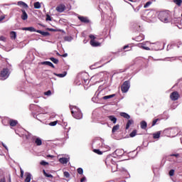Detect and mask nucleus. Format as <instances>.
<instances>
[{
  "mask_svg": "<svg viewBox=\"0 0 182 182\" xmlns=\"http://www.w3.org/2000/svg\"><path fill=\"white\" fill-rule=\"evenodd\" d=\"M119 115L122 117H124V119H127L129 120V119H130V115H129V114L126 113V112H120Z\"/></svg>",
  "mask_w": 182,
  "mask_h": 182,
  "instance_id": "obj_25",
  "label": "nucleus"
},
{
  "mask_svg": "<svg viewBox=\"0 0 182 182\" xmlns=\"http://www.w3.org/2000/svg\"><path fill=\"white\" fill-rule=\"evenodd\" d=\"M87 76V73H81L79 74L78 77H80L82 80V83L83 85H89V79L85 78Z\"/></svg>",
  "mask_w": 182,
  "mask_h": 182,
  "instance_id": "obj_8",
  "label": "nucleus"
},
{
  "mask_svg": "<svg viewBox=\"0 0 182 182\" xmlns=\"http://www.w3.org/2000/svg\"><path fill=\"white\" fill-rule=\"evenodd\" d=\"M108 119L110 121H112L114 124H116V123L117 122V118H116V117H114V115L108 116Z\"/></svg>",
  "mask_w": 182,
  "mask_h": 182,
  "instance_id": "obj_20",
  "label": "nucleus"
},
{
  "mask_svg": "<svg viewBox=\"0 0 182 182\" xmlns=\"http://www.w3.org/2000/svg\"><path fill=\"white\" fill-rule=\"evenodd\" d=\"M70 109L74 119H77V120L83 119V113H82V110H80L79 107L77 106L70 105Z\"/></svg>",
  "mask_w": 182,
  "mask_h": 182,
  "instance_id": "obj_2",
  "label": "nucleus"
},
{
  "mask_svg": "<svg viewBox=\"0 0 182 182\" xmlns=\"http://www.w3.org/2000/svg\"><path fill=\"white\" fill-rule=\"evenodd\" d=\"M173 2L178 5V6H181L182 0H173Z\"/></svg>",
  "mask_w": 182,
  "mask_h": 182,
  "instance_id": "obj_39",
  "label": "nucleus"
},
{
  "mask_svg": "<svg viewBox=\"0 0 182 182\" xmlns=\"http://www.w3.org/2000/svg\"><path fill=\"white\" fill-rule=\"evenodd\" d=\"M37 33H41L43 36H48V35H49L48 32L42 31L41 30H37Z\"/></svg>",
  "mask_w": 182,
  "mask_h": 182,
  "instance_id": "obj_29",
  "label": "nucleus"
},
{
  "mask_svg": "<svg viewBox=\"0 0 182 182\" xmlns=\"http://www.w3.org/2000/svg\"><path fill=\"white\" fill-rule=\"evenodd\" d=\"M0 182H5V178H3L0 179Z\"/></svg>",
  "mask_w": 182,
  "mask_h": 182,
  "instance_id": "obj_62",
  "label": "nucleus"
},
{
  "mask_svg": "<svg viewBox=\"0 0 182 182\" xmlns=\"http://www.w3.org/2000/svg\"><path fill=\"white\" fill-rule=\"evenodd\" d=\"M35 9H41V3L39 1H36L34 3Z\"/></svg>",
  "mask_w": 182,
  "mask_h": 182,
  "instance_id": "obj_33",
  "label": "nucleus"
},
{
  "mask_svg": "<svg viewBox=\"0 0 182 182\" xmlns=\"http://www.w3.org/2000/svg\"><path fill=\"white\" fill-rule=\"evenodd\" d=\"M22 31H29V32H38V30H36L33 27H24L22 28Z\"/></svg>",
  "mask_w": 182,
  "mask_h": 182,
  "instance_id": "obj_17",
  "label": "nucleus"
},
{
  "mask_svg": "<svg viewBox=\"0 0 182 182\" xmlns=\"http://www.w3.org/2000/svg\"><path fill=\"white\" fill-rule=\"evenodd\" d=\"M32 107H36V106L33 105H31V109H32Z\"/></svg>",
  "mask_w": 182,
  "mask_h": 182,
  "instance_id": "obj_63",
  "label": "nucleus"
},
{
  "mask_svg": "<svg viewBox=\"0 0 182 182\" xmlns=\"http://www.w3.org/2000/svg\"><path fill=\"white\" fill-rule=\"evenodd\" d=\"M2 146L4 147V149H6V150L8 151V146H6V145H5V144L2 143Z\"/></svg>",
  "mask_w": 182,
  "mask_h": 182,
  "instance_id": "obj_54",
  "label": "nucleus"
},
{
  "mask_svg": "<svg viewBox=\"0 0 182 182\" xmlns=\"http://www.w3.org/2000/svg\"><path fill=\"white\" fill-rule=\"evenodd\" d=\"M66 75H68V72L64 71L63 73H60V74H55V76H58V77H65V76H66Z\"/></svg>",
  "mask_w": 182,
  "mask_h": 182,
  "instance_id": "obj_28",
  "label": "nucleus"
},
{
  "mask_svg": "<svg viewBox=\"0 0 182 182\" xmlns=\"http://www.w3.org/2000/svg\"><path fill=\"white\" fill-rule=\"evenodd\" d=\"M17 5L18 6H22L23 8H25L26 9L28 8V4L23 1H18Z\"/></svg>",
  "mask_w": 182,
  "mask_h": 182,
  "instance_id": "obj_24",
  "label": "nucleus"
},
{
  "mask_svg": "<svg viewBox=\"0 0 182 182\" xmlns=\"http://www.w3.org/2000/svg\"><path fill=\"white\" fill-rule=\"evenodd\" d=\"M80 181H81V182H85V181H86V177H83L82 178H81Z\"/></svg>",
  "mask_w": 182,
  "mask_h": 182,
  "instance_id": "obj_56",
  "label": "nucleus"
},
{
  "mask_svg": "<svg viewBox=\"0 0 182 182\" xmlns=\"http://www.w3.org/2000/svg\"><path fill=\"white\" fill-rule=\"evenodd\" d=\"M105 164L107 167H111L112 171L114 173L117 169V165L116 164V156L113 155H109L105 159Z\"/></svg>",
  "mask_w": 182,
  "mask_h": 182,
  "instance_id": "obj_1",
  "label": "nucleus"
},
{
  "mask_svg": "<svg viewBox=\"0 0 182 182\" xmlns=\"http://www.w3.org/2000/svg\"><path fill=\"white\" fill-rule=\"evenodd\" d=\"M50 60H51V62H53L55 65H58V63H59V60L53 57L50 58Z\"/></svg>",
  "mask_w": 182,
  "mask_h": 182,
  "instance_id": "obj_35",
  "label": "nucleus"
},
{
  "mask_svg": "<svg viewBox=\"0 0 182 182\" xmlns=\"http://www.w3.org/2000/svg\"><path fill=\"white\" fill-rule=\"evenodd\" d=\"M47 158H49L50 157V159H53V157H55L53 155H50V154H48L46 156Z\"/></svg>",
  "mask_w": 182,
  "mask_h": 182,
  "instance_id": "obj_55",
  "label": "nucleus"
},
{
  "mask_svg": "<svg viewBox=\"0 0 182 182\" xmlns=\"http://www.w3.org/2000/svg\"><path fill=\"white\" fill-rule=\"evenodd\" d=\"M64 176H65V177H66L67 178H69V177H70V174L69 172H68V171H65V172H64Z\"/></svg>",
  "mask_w": 182,
  "mask_h": 182,
  "instance_id": "obj_45",
  "label": "nucleus"
},
{
  "mask_svg": "<svg viewBox=\"0 0 182 182\" xmlns=\"http://www.w3.org/2000/svg\"><path fill=\"white\" fill-rule=\"evenodd\" d=\"M159 19L164 23H168L170 22V12L167 11L159 12Z\"/></svg>",
  "mask_w": 182,
  "mask_h": 182,
  "instance_id": "obj_3",
  "label": "nucleus"
},
{
  "mask_svg": "<svg viewBox=\"0 0 182 182\" xmlns=\"http://www.w3.org/2000/svg\"><path fill=\"white\" fill-rule=\"evenodd\" d=\"M89 38L91 39V41H90L91 46H93L94 48H96L97 46H100L101 43L95 41L96 39V37L93 34H90L89 36Z\"/></svg>",
  "mask_w": 182,
  "mask_h": 182,
  "instance_id": "obj_7",
  "label": "nucleus"
},
{
  "mask_svg": "<svg viewBox=\"0 0 182 182\" xmlns=\"http://www.w3.org/2000/svg\"><path fill=\"white\" fill-rule=\"evenodd\" d=\"M97 77H99V75H96L95 76L92 77V79H97Z\"/></svg>",
  "mask_w": 182,
  "mask_h": 182,
  "instance_id": "obj_58",
  "label": "nucleus"
},
{
  "mask_svg": "<svg viewBox=\"0 0 182 182\" xmlns=\"http://www.w3.org/2000/svg\"><path fill=\"white\" fill-rule=\"evenodd\" d=\"M22 14L21 16V18L22 21H26L28 19V14L25 11V9H21Z\"/></svg>",
  "mask_w": 182,
  "mask_h": 182,
  "instance_id": "obj_16",
  "label": "nucleus"
},
{
  "mask_svg": "<svg viewBox=\"0 0 182 182\" xmlns=\"http://www.w3.org/2000/svg\"><path fill=\"white\" fill-rule=\"evenodd\" d=\"M9 69L4 68L0 73V76L1 77V80H6L9 77Z\"/></svg>",
  "mask_w": 182,
  "mask_h": 182,
  "instance_id": "obj_5",
  "label": "nucleus"
},
{
  "mask_svg": "<svg viewBox=\"0 0 182 182\" xmlns=\"http://www.w3.org/2000/svg\"><path fill=\"white\" fill-rule=\"evenodd\" d=\"M60 163L61 164H68V162L69 161V158H60L59 159Z\"/></svg>",
  "mask_w": 182,
  "mask_h": 182,
  "instance_id": "obj_21",
  "label": "nucleus"
},
{
  "mask_svg": "<svg viewBox=\"0 0 182 182\" xmlns=\"http://www.w3.org/2000/svg\"><path fill=\"white\" fill-rule=\"evenodd\" d=\"M40 164H41V166H48V164H49V163H48V162H46V161H41L40 162Z\"/></svg>",
  "mask_w": 182,
  "mask_h": 182,
  "instance_id": "obj_42",
  "label": "nucleus"
},
{
  "mask_svg": "<svg viewBox=\"0 0 182 182\" xmlns=\"http://www.w3.org/2000/svg\"><path fill=\"white\" fill-rule=\"evenodd\" d=\"M160 134H161L160 132L154 134V139H160Z\"/></svg>",
  "mask_w": 182,
  "mask_h": 182,
  "instance_id": "obj_38",
  "label": "nucleus"
},
{
  "mask_svg": "<svg viewBox=\"0 0 182 182\" xmlns=\"http://www.w3.org/2000/svg\"><path fill=\"white\" fill-rule=\"evenodd\" d=\"M68 57V53H65L63 55V58H67Z\"/></svg>",
  "mask_w": 182,
  "mask_h": 182,
  "instance_id": "obj_60",
  "label": "nucleus"
},
{
  "mask_svg": "<svg viewBox=\"0 0 182 182\" xmlns=\"http://www.w3.org/2000/svg\"><path fill=\"white\" fill-rule=\"evenodd\" d=\"M55 10H56L58 12H60V13L63 12V11H65V5L61 4V5L58 6H57V7L55 8Z\"/></svg>",
  "mask_w": 182,
  "mask_h": 182,
  "instance_id": "obj_19",
  "label": "nucleus"
},
{
  "mask_svg": "<svg viewBox=\"0 0 182 182\" xmlns=\"http://www.w3.org/2000/svg\"><path fill=\"white\" fill-rule=\"evenodd\" d=\"M136 134H137V131L134 130L132 133H130L129 136H130V137H134L136 136Z\"/></svg>",
  "mask_w": 182,
  "mask_h": 182,
  "instance_id": "obj_41",
  "label": "nucleus"
},
{
  "mask_svg": "<svg viewBox=\"0 0 182 182\" xmlns=\"http://www.w3.org/2000/svg\"><path fill=\"white\" fill-rule=\"evenodd\" d=\"M77 173H78V174H83V168H77Z\"/></svg>",
  "mask_w": 182,
  "mask_h": 182,
  "instance_id": "obj_44",
  "label": "nucleus"
},
{
  "mask_svg": "<svg viewBox=\"0 0 182 182\" xmlns=\"http://www.w3.org/2000/svg\"><path fill=\"white\" fill-rule=\"evenodd\" d=\"M26 178L24 180V182H31V180L32 178V174L29 172L25 173Z\"/></svg>",
  "mask_w": 182,
  "mask_h": 182,
  "instance_id": "obj_15",
  "label": "nucleus"
},
{
  "mask_svg": "<svg viewBox=\"0 0 182 182\" xmlns=\"http://www.w3.org/2000/svg\"><path fill=\"white\" fill-rule=\"evenodd\" d=\"M9 124L11 126V127H15V126L18 124V122L15 119H10Z\"/></svg>",
  "mask_w": 182,
  "mask_h": 182,
  "instance_id": "obj_23",
  "label": "nucleus"
},
{
  "mask_svg": "<svg viewBox=\"0 0 182 182\" xmlns=\"http://www.w3.org/2000/svg\"><path fill=\"white\" fill-rule=\"evenodd\" d=\"M0 41H2L3 42H5V41H6V38L4 36H1L0 37Z\"/></svg>",
  "mask_w": 182,
  "mask_h": 182,
  "instance_id": "obj_52",
  "label": "nucleus"
},
{
  "mask_svg": "<svg viewBox=\"0 0 182 182\" xmlns=\"http://www.w3.org/2000/svg\"><path fill=\"white\" fill-rule=\"evenodd\" d=\"M171 156H173V157H178V156H180V154H173Z\"/></svg>",
  "mask_w": 182,
  "mask_h": 182,
  "instance_id": "obj_53",
  "label": "nucleus"
},
{
  "mask_svg": "<svg viewBox=\"0 0 182 182\" xmlns=\"http://www.w3.org/2000/svg\"><path fill=\"white\" fill-rule=\"evenodd\" d=\"M124 154V151L123 149H117L114 153L112 154V156L114 157H116V156H117V157H120L122 156H123Z\"/></svg>",
  "mask_w": 182,
  "mask_h": 182,
  "instance_id": "obj_11",
  "label": "nucleus"
},
{
  "mask_svg": "<svg viewBox=\"0 0 182 182\" xmlns=\"http://www.w3.org/2000/svg\"><path fill=\"white\" fill-rule=\"evenodd\" d=\"M56 124H58V121H54V122H50L49 124L50 126H56Z\"/></svg>",
  "mask_w": 182,
  "mask_h": 182,
  "instance_id": "obj_46",
  "label": "nucleus"
},
{
  "mask_svg": "<svg viewBox=\"0 0 182 182\" xmlns=\"http://www.w3.org/2000/svg\"><path fill=\"white\" fill-rule=\"evenodd\" d=\"M100 6H101L102 8H106V6H105V3L101 4Z\"/></svg>",
  "mask_w": 182,
  "mask_h": 182,
  "instance_id": "obj_57",
  "label": "nucleus"
},
{
  "mask_svg": "<svg viewBox=\"0 0 182 182\" xmlns=\"http://www.w3.org/2000/svg\"><path fill=\"white\" fill-rule=\"evenodd\" d=\"M94 153H96V154L102 155L103 154V152L99 149H93Z\"/></svg>",
  "mask_w": 182,
  "mask_h": 182,
  "instance_id": "obj_40",
  "label": "nucleus"
},
{
  "mask_svg": "<svg viewBox=\"0 0 182 182\" xmlns=\"http://www.w3.org/2000/svg\"><path fill=\"white\" fill-rule=\"evenodd\" d=\"M44 95H45L46 96H50V95H52V91L48 90V91H47V92H44Z\"/></svg>",
  "mask_w": 182,
  "mask_h": 182,
  "instance_id": "obj_43",
  "label": "nucleus"
},
{
  "mask_svg": "<svg viewBox=\"0 0 182 182\" xmlns=\"http://www.w3.org/2000/svg\"><path fill=\"white\" fill-rule=\"evenodd\" d=\"M128 48H129V45L125 46H124L123 50H124V49H127Z\"/></svg>",
  "mask_w": 182,
  "mask_h": 182,
  "instance_id": "obj_59",
  "label": "nucleus"
},
{
  "mask_svg": "<svg viewBox=\"0 0 182 182\" xmlns=\"http://www.w3.org/2000/svg\"><path fill=\"white\" fill-rule=\"evenodd\" d=\"M4 19H5V17H0V22H1V21H4Z\"/></svg>",
  "mask_w": 182,
  "mask_h": 182,
  "instance_id": "obj_61",
  "label": "nucleus"
},
{
  "mask_svg": "<svg viewBox=\"0 0 182 182\" xmlns=\"http://www.w3.org/2000/svg\"><path fill=\"white\" fill-rule=\"evenodd\" d=\"M64 39L67 42H72V41H73V37H72V36H65Z\"/></svg>",
  "mask_w": 182,
  "mask_h": 182,
  "instance_id": "obj_37",
  "label": "nucleus"
},
{
  "mask_svg": "<svg viewBox=\"0 0 182 182\" xmlns=\"http://www.w3.org/2000/svg\"><path fill=\"white\" fill-rule=\"evenodd\" d=\"M33 117H36L37 119V120H39V122H41V119H42V117H43V114H38L36 117H35V115H33Z\"/></svg>",
  "mask_w": 182,
  "mask_h": 182,
  "instance_id": "obj_34",
  "label": "nucleus"
},
{
  "mask_svg": "<svg viewBox=\"0 0 182 182\" xmlns=\"http://www.w3.org/2000/svg\"><path fill=\"white\" fill-rule=\"evenodd\" d=\"M149 45H153V46H151V49L153 50H160V46H161V43H159V42H156V43H149Z\"/></svg>",
  "mask_w": 182,
  "mask_h": 182,
  "instance_id": "obj_12",
  "label": "nucleus"
},
{
  "mask_svg": "<svg viewBox=\"0 0 182 182\" xmlns=\"http://www.w3.org/2000/svg\"><path fill=\"white\" fill-rule=\"evenodd\" d=\"M78 19L80 21V22H82L83 23H89L90 21L87 17L82 16H78Z\"/></svg>",
  "mask_w": 182,
  "mask_h": 182,
  "instance_id": "obj_14",
  "label": "nucleus"
},
{
  "mask_svg": "<svg viewBox=\"0 0 182 182\" xmlns=\"http://www.w3.org/2000/svg\"><path fill=\"white\" fill-rule=\"evenodd\" d=\"M169 176H171V177H172V176H174V169H171L169 171Z\"/></svg>",
  "mask_w": 182,
  "mask_h": 182,
  "instance_id": "obj_48",
  "label": "nucleus"
},
{
  "mask_svg": "<svg viewBox=\"0 0 182 182\" xmlns=\"http://www.w3.org/2000/svg\"><path fill=\"white\" fill-rule=\"evenodd\" d=\"M26 66H28V63H26L23 61L20 64V67L22 68V70L24 72H25V70H26Z\"/></svg>",
  "mask_w": 182,
  "mask_h": 182,
  "instance_id": "obj_27",
  "label": "nucleus"
},
{
  "mask_svg": "<svg viewBox=\"0 0 182 182\" xmlns=\"http://www.w3.org/2000/svg\"><path fill=\"white\" fill-rule=\"evenodd\" d=\"M128 1H129L130 2H133V0H128Z\"/></svg>",
  "mask_w": 182,
  "mask_h": 182,
  "instance_id": "obj_64",
  "label": "nucleus"
},
{
  "mask_svg": "<svg viewBox=\"0 0 182 182\" xmlns=\"http://www.w3.org/2000/svg\"><path fill=\"white\" fill-rule=\"evenodd\" d=\"M10 35H11V39H16V32H15V31H11V32L10 33Z\"/></svg>",
  "mask_w": 182,
  "mask_h": 182,
  "instance_id": "obj_36",
  "label": "nucleus"
},
{
  "mask_svg": "<svg viewBox=\"0 0 182 182\" xmlns=\"http://www.w3.org/2000/svg\"><path fill=\"white\" fill-rule=\"evenodd\" d=\"M151 4V1H148L146 3V4L144 5V8H148V6H150V4Z\"/></svg>",
  "mask_w": 182,
  "mask_h": 182,
  "instance_id": "obj_50",
  "label": "nucleus"
},
{
  "mask_svg": "<svg viewBox=\"0 0 182 182\" xmlns=\"http://www.w3.org/2000/svg\"><path fill=\"white\" fill-rule=\"evenodd\" d=\"M140 124L142 130H146V129H147V122H146V121H141Z\"/></svg>",
  "mask_w": 182,
  "mask_h": 182,
  "instance_id": "obj_22",
  "label": "nucleus"
},
{
  "mask_svg": "<svg viewBox=\"0 0 182 182\" xmlns=\"http://www.w3.org/2000/svg\"><path fill=\"white\" fill-rule=\"evenodd\" d=\"M93 147H97V149L103 147V141L102 139H96L92 143Z\"/></svg>",
  "mask_w": 182,
  "mask_h": 182,
  "instance_id": "obj_9",
  "label": "nucleus"
},
{
  "mask_svg": "<svg viewBox=\"0 0 182 182\" xmlns=\"http://www.w3.org/2000/svg\"><path fill=\"white\" fill-rule=\"evenodd\" d=\"M26 139H27V140H29V139H33L36 146H42V139H41L39 137L32 136V134L29 132H28V134L26 135Z\"/></svg>",
  "mask_w": 182,
  "mask_h": 182,
  "instance_id": "obj_4",
  "label": "nucleus"
},
{
  "mask_svg": "<svg viewBox=\"0 0 182 182\" xmlns=\"http://www.w3.org/2000/svg\"><path fill=\"white\" fill-rule=\"evenodd\" d=\"M114 96H116V95H114V94H112V95H106V96H104L102 97V99L104 100H107V99H112V97H114Z\"/></svg>",
  "mask_w": 182,
  "mask_h": 182,
  "instance_id": "obj_31",
  "label": "nucleus"
},
{
  "mask_svg": "<svg viewBox=\"0 0 182 182\" xmlns=\"http://www.w3.org/2000/svg\"><path fill=\"white\" fill-rule=\"evenodd\" d=\"M43 173L46 177H48V178H53V176L50 173H46V171L43 170Z\"/></svg>",
  "mask_w": 182,
  "mask_h": 182,
  "instance_id": "obj_30",
  "label": "nucleus"
},
{
  "mask_svg": "<svg viewBox=\"0 0 182 182\" xmlns=\"http://www.w3.org/2000/svg\"><path fill=\"white\" fill-rule=\"evenodd\" d=\"M159 119H154L152 122V126H156V124L157 122H159Z\"/></svg>",
  "mask_w": 182,
  "mask_h": 182,
  "instance_id": "obj_51",
  "label": "nucleus"
},
{
  "mask_svg": "<svg viewBox=\"0 0 182 182\" xmlns=\"http://www.w3.org/2000/svg\"><path fill=\"white\" fill-rule=\"evenodd\" d=\"M122 93H127L130 89V81H124L123 85L121 87Z\"/></svg>",
  "mask_w": 182,
  "mask_h": 182,
  "instance_id": "obj_6",
  "label": "nucleus"
},
{
  "mask_svg": "<svg viewBox=\"0 0 182 182\" xmlns=\"http://www.w3.org/2000/svg\"><path fill=\"white\" fill-rule=\"evenodd\" d=\"M46 21H52V17H50L48 14H47Z\"/></svg>",
  "mask_w": 182,
  "mask_h": 182,
  "instance_id": "obj_49",
  "label": "nucleus"
},
{
  "mask_svg": "<svg viewBox=\"0 0 182 182\" xmlns=\"http://www.w3.org/2000/svg\"><path fill=\"white\" fill-rule=\"evenodd\" d=\"M20 171H21V176H20V177H21V178H23V174H24L23 169H22V168H20Z\"/></svg>",
  "mask_w": 182,
  "mask_h": 182,
  "instance_id": "obj_47",
  "label": "nucleus"
},
{
  "mask_svg": "<svg viewBox=\"0 0 182 182\" xmlns=\"http://www.w3.org/2000/svg\"><path fill=\"white\" fill-rule=\"evenodd\" d=\"M148 45H150V42L146 41L145 43H139L138 46L141 49H144V50H150V48L148 47Z\"/></svg>",
  "mask_w": 182,
  "mask_h": 182,
  "instance_id": "obj_10",
  "label": "nucleus"
},
{
  "mask_svg": "<svg viewBox=\"0 0 182 182\" xmlns=\"http://www.w3.org/2000/svg\"><path fill=\"white\" fill-rule=\"evenodd\" d=\"M134 123V121L133 119H129L127 124H126V130L129 129L130 126Z\"/></svg>",
  "mask_w": 182,
  "mask_h": 182,
  "instance_id": "obj_26",
  "label": "nucleus"
},
{
  "mask_svg": "<svg viewBox=\"0 0 182 182\" xmlns=\"http://www.w3.org/2000/svg\"><path fill=\"white\" fill-rule=\"evenodd\" d=\"M41 65H46L47 66H50V68H53V69H55V65L50 61L41 62Z\"/></svg>",
  "mask_w": 182,
  "mask_h": 182,
  "instance_id": "obj_18",
  "label": "nucleus"
},
{
  "mask_svg": "<svg viewBox=\"0 0 182 182\" xmlns=\"http://www.w3.org/2000/svg\"><path fill=\"white\" fill-rule=\"evenodd\" d=\"M170 97L173 101L178 100V97H180V95L178 94V92H177V91H175L171 94Z\"/></svg>",
  "mask_w": 182,
  "mask_h": 182,
  "instance_id": "obj_13",
  "label": "nucleus"
},
{
  "mask_svg": "<svg viewBox=\"0 0 182 182\" xmlns=\"http://www.w3.org/2000/svg\"><path fill=\"white\" fill-rule=\"evenodd\" d=\"M119 129H120V125H119V124H117V125H115V126H114L113 127H112V133H116V131L117 130H119Z\"/></svg>",
  "mask_w": 182,
  "mask_h": 182,
  "instance_id": "obj_32",
  "label": "nucleus"
}]
</instances>
